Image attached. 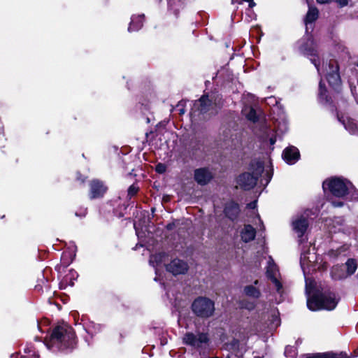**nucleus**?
Here are the masks:
<instances>
[{"label":"nucleus","mask_w":358,"mask_h":358,"mask_svg":"<svg viewBox=\"0 0 358 358\" xmlns=\"http://www.w3.org/2000/svg\"><path fill=\"white\" fill-rule=\"evenodd\" d=\"M340 120L341 121V120ZM342 122L345 128L348 130L350 133L352 134H358V126L353 120L346 117V119L343 118L342 120Z\"/></svg>","instance_id":"18"},{"label":"nucleus","mask_w":358,"mask_h":358,"mask_svg":"<svg viewBox=\"0 0 358 358\" xmlns=\"http://www.w3.org/2000/svg\"><path fill=\"white\" fill-rule=\"evenodd\" d=\"M106 187L99 180H93L90 183V197L92 199L102 196L106 192Z\"/></svg>","instance_id":"11"},{"label":"nucleus","mask_w":358,"mask_h":358,"mask_svg":"<svg viewBox=\"0 0 358 358\" xmlns=\"http://www.w3.org/2000/svg\"><path fill=\"white\" fill-rule=\"evenodd\" d=\"M252 174L245 173L238 177V185L245 189H250L256 185L258 177L264 171L262 164L258 162L252 164Z\"/></svg>","instance_id":"5"},{"label":"nucleus","mask_w":358,"mask_h":358,"mask_svg":"<svg viewBox=\"0 0 358 358\" xmlns=\"http://www.w3.org/2000/svg\"><path fill=\"white\" fill-rule=\"evenodd\" d=\"M164 257V255L163 254L152 255L150 258V264L154 267L158 266Z\"/></svg>","instance_id":"23"},{"label":"nucleus","mask_w":358,"mask_h":358,"mask_svg":"<svg viewBox=\"0 0 358 358\" xmlns=\"http://www.w3.org/2000/svg\"><path fill=\"white\" fill-rule=\"evenodd\" d=\"M258 282H259V281H258L257 280H256L254 282V284H255V285H257V284H258Z\"/></svg>","instance_id":"36"},{"label":"nucleus","mask_w":358,"mask_h":358,"mask_svg":"<svg viewBox=\"0 0 358 358\" xmlns=\"http://www.w3.org/2000/svg\"><path fill=\"white\" fill-rule=\"evenodd\" d=\"M209 339L206 334L200 333L195 335L192 333H187L183 337V342L195 348L200 349L208 345Z\"/></svg>","instance_id":"8"},{"label":"nucleus","mask_w":358,"mask_h":358,"mask_svg":"<svg viewBox=\"0 0 358 358\" xmlns=\"http://www.w3.org/2000/svg\"><path fill=\"white\" fill-rule=\"evenodd\" d=\"M357 66H358V63H357Z\"/></svg>","instance_id":"39"},{"label":"nucleus","mask_w":358,"mask_h":358,"mask_svg":"<svg viewBox=\"0 0 358 358\" xmlns=\"http://www.w3.org/2000/svg\"><path fill=\"white\" fill-rule=\"evenodd\" d=\"M282 156L287 164H293L299 159V152L296 148L292 146L284 150Z\"/></svg>","instance_id":"13"},{"label":"nucleus","mask_w":358,"mask_h":358,"mask_svg":"<svg viewBox=\"0 0 358 358\" xmlns=\"http://www.w3.org/2000/svg\"><path fill=\"white\" fill-rule=\"evenodd\" d=\"M241 306L248 310H252L255 308V304L252 302L242 301L241 302Z\"/></svg>","instance_id":"25"},{"label":"nucleus","mask_w":358,"mask_h":358,"mask_svg":"<svg viewBox=\"0 0 358 358\" xmlns=\"http://www.w3.org/2000/svg\"><path fill=\"white\" fill-rule=\"evenodd\" d=\"M75 343L74 332L72 328L67 324L55 327L50 338L45 341L47 348L53 351L73 348Z\"/></svg>","instance_id":"2"},{"label":"nucleus","mask_w":358,"mask_h":358,"mask_svg":"<svg viewBox=\"0 0 358 358\" xmlns=\"http://www.w3.org/2000/svg\"><path fill=\"white\" fill-rule=\"evenodd\" d=\"M338 269V267H334L331 271V275H332V277L335 279H340V278H343L344 276L342 275H338L337 274L336 271Z\"/></svg>","instance_id":"26"},{"label":"nucleus","mask_w":358,"mask_h":358,"mask_svg":"<svg viewBox=\"0 0 358 358\" xmlns=\"http://www.w3.org/2000/svg\"><path fill=\"white\" fill-rule=\"evenodd\" d=\"M316 261V257L315 255H308L306 253H303L301 257V264L302 268L304 269L305 266H308L309 265H312Z\"/></svg>","instance_id":"21"},{"label":"nucleus","mask_w":358,"mask_h":358,"mask_svg":"<svg viewBox=\"0 0 358 358\" xmlns=\"http://www.w3.org/2000/svg\"><path fill=\"white\" fill-rule=\"evenodd\" d=\"M246 117L249 120H250L253 122H255L257 120V113H256L255 110H254L252 108H249V111L246 113Z\"/></svg>","instance_id":"24"},{"label":"nucleus","mask_w":358,"mask_h":358,"mask_svg":"<svg viewBox=\"0 0 358 358\" xmlns=\"http://www.w3.org/2000/svg\"><path fill=\"white\" fill-rule=\"evenodd\" d=\"M266 273L267 278L274 285L276 291L279 294L282 293V283L281 275L277 265L274 263L273 260L271 258H269L268 261Z\"/></svg>","instance_id":"7"},{"label":"nucleus","mask_w":358,"mask_h":358,"mask_svg":"<svg viewBox=\"0 0 358 358\" xmlns=\"http://www.w3.org/2000/svg\"><path fill=\"white\" fill-rule=\"evenodd\" d=\"M317 2L318 3H321V4H323V3H329L330 1H331L332 0H316Z\"/></svg>","instance_id":"31"},{"label":"nucleus","mask_w":358,"mask_h":358,"mask_svg":"<svg viewBox=\"0 0 358 358\" xmlns=\"http://www.w3.org/2000/svg\"><path fill=\"white\" fill-rule=\"evenodd\" d=\"M333 205H334V206H341L343 205V203H341V202H339V203H338L333 202Z\"/></svg>","instance_id":"33"},{"label":"nucleus","mask_w":358,"mask_h":358,"mask_svg":"<svg viewBox=\"0 0 358 358\" xmlns=\"http://www.w3.org/2000/svg\"><path fill=\"white\" fill-rule=\"evenodd\" d=\"M184 113V110H180V114H183Z\"/></svg>","instance_id":"37"},{"label":"nucleus","mask_w":358,"mask_h":358,"mask_svg":"<svg viewBox=\"0 0 358 358\" xmlns=\"http://www.w3.org/2000/svg\"><path fill=\"white\" fill-rule=\"evenodd\" d=\"M323 188L328 189L333 195L337 197H343L352 189V184L346 180L340 178H334L323 182Z\"/></svg>","instance_id":"4"},{"label":"nucleus","mask_w":358,"mask_h":358,"mask_svg":"<svg viewBox=\"0 0 358 358\" xmlns=\"http://www.w3.org/2000/svg\"><path fill=\"white\" fill-rule=\"evenodd\" d=\"M244 294L253 299H258L261 296V292L259 289L256 288L254 285H250L244 287Z\"/></svg>","instance_id":"19"},{"label":"nucleus","mask_w":358,"mask_h":358,"mask_svg":"<svg viewBox=\"0 0 358 358\" xmlns=\"http://www.w3.org/2000/svg\"><path fill=\"white\" fill-rule=\"evenodd\" d=\"M192 110V113H194L196 111H199L201 113H206L209 112L210 114H213L217 112L215 103H213L212 101L208 99V96L205 95L201 96L194 103Z\"/></svg>","instance_id":"9"},{"label":"nucleus","mask_w":358,"mask_h":358,"mask_svg":"<svg viewBox=\"0 0 358 358\" xmlns=\"http://www.w3.org/2000/svg\"><path fill=\"white\" fill-rule=\"evenodd\" d=\"M348 275L353 274L357 268L356 261L353 259H348L346 262Z\"/></svg>","instance_id":"22"},{"label":"nucleus","mask_w":358,"mask_h":358,"mask_svg":"<svg viewBox=\"0 0 358 358\" xmlns=\"http://www.w3.org/2000/svg\"><path fill=\"white\" fill-rule=\"evenodd\" d=\"M318 10L315 7H309V10L307 13L305 23L307 25L308 23H312L317 20L318 17Z\"/></svg>","instance_id":"20"},{"label":"nucleus","mask_w":358,"mask_h":358,"mask_svg":"<svg viewBox=\"0 0 358 358\" xmlns=\"http://www.w3.org/2000/svg\"><path fill=\"white\" fill-rule=\"evenodd\" d=\"M324 89L323 88V84L322 82H320V95L322 96L324 95Z\"/></svg>","instance_id":"30"},{"label":"nucleus","mask_w":358,"mask_h":358,"mask_svg":"<svg viewBox=\"0 0 358 358\" xmlns=\"http://www.w3.org/2000/svg\"><path fill=\"white\" fill-rule=\"evenodd\" d=\"M256 231L250 224H245L241 231V238L245 243L250 242L255 238Z\"/></svg>","instance_id":"15"},{"label":"nucleus","mask_w":358,"mask_h":358,"mask_svg":"<svg viewBox=\"0 0 358 358\" xmlns=\"http://www.w3.org/2000/svg\"><path fill=\"white\" fill-rule=\"evenodd\" d=\"M248 207L251 208L252 209L255 210V208H256V202H253V203H251L248 205ZM255 211V210H253ZM255 213V212H253Z\"/></svg>","instance_id":"32"},{"label":"nucleus","mask_w":358,"mask_h":358,"mask_svg":"<svg viewBox=\"0 0 358 358\" xmlns=\"http://www.w3.org/2000/svg\"><path fill=\"white\" fill-rule=\"evenodd\" d=\"M192 310L199 317H208L214 312V303L208 299L200 297L196 299L192 303Z\"/></svg>","instance_id":"6"},{"label":"nucleus","mask_w":358,"mask_h":358,"mask_svg":"<svg viewBox=\"0 0 358 358\" xmlns=\"http://www.w3.org/2000/svg\"><path fill=\"white\" fill-rule=\"evenodd\" d=\"M143 15L134 16L128 27L129 31H137L143 26Z\"/></svg>","instance_id":"17"},{"label":"nucleus","mask_w":358,"mask_h":358,"mask_svg":"<svg viewBox=\"0 0 358 358\" xmlns=\"http://www.w3.org/2000/svg\"><path fill=\"white\" fill-rule=\"evenodd\" d=\"M308 298L307 300V306L311 310H317L320 309L333 310L337 305V299L334 294L329 293L328 294H322L321 296H310V291L308 287L306 288Z\"/></svg>","instance_id":"3"},{"label":"nucleus","mask_w":358,"mask_h":358,"mask_svg":"<svg viewBox=\"0 0 358 358\" xmlns=\"http://www.w3.org/2000/svg\"><path fill=\"white\" fill-rule=\"evenodd\" d=\"M329 358H334V356H330V355H329Z\"/></svg>","instance_id":"38"},{"label":"nucleus","mask_w":358,"mask_h":358,"mask_svg":"<svg viewBox=\"0 0 358 358\" xmlns=\"http://www.w3.org/2000/svg\"><path fill=\"white\" fill-rule=\"evenodd\" d=\"M275 141L274 139H273V138H271V139H270L271 144H274V143H275Z\"/></svg>","instance_id":"34"},{"label":"nucleus","mask_w":358,"mask_h":358,"mask_svg":"<svg viewBox=\"0 0 358 358\" xmlns=\"http://www.w3.org/2000/svg\"><path fill=\"white\" fill-rule=\"evenodd\" d=\"M137 192V188H136L134 186H131L129 188L128 193L129 195L133 196Z\"/></svg>","instance_id":"29"},{"label":"nucleus","mask_w":358,"mask_h":358,"mask_svg":"<svg viewBox=\"0 0 358 358\" xmlns=\"http://www.w3.org/2000/svg\"><path fill=\"white\" fill-rule=\"evenodd\" d=\"M257 220L260 223L262 222V221H261V220H260V218H259V215H257Z\"/></svg>","instance_id":"35"},{"label":"nucleus","mask_w":358,"mask_h":358,"mask_svg":"<svg viewBox=\"0 0 358 358\" xmlns=\"http://www.w3.org/2000/svg\"><path fill=\"white\" fill-rule=\"evenodd\" d=\"M211 173L206 169H198L194 171V180L201 185H206L212 178Z\"/></svg>","instance_id":"12"},{"label":"nucleus","mask_w":358,"mask_h":358,"mask_svg":"<svg viewBox=\"0 0 358 358\" xmlns=\"http://www.w3.org/2000/svg\"><path fill=\"white\" fill-rule=\"evenodd\" d=\"M165 170H166V167L164 164H159L156 166V171L158 173H163L165 171Z\"/></svg>","instance_id":"27"},{"label":"nucleus","mask_w":358,"mask_h":358,"mask_svg":"<svg viewBox=\"0 0 358 358\" xmlns=\"http://www.w3.org/2000/svg\"><path fill=\"white\" fill-rule=\"evenodd\" d=\"M224 212L229 218L231 220L235 219L239 213L238 204L234 202L229 203L225 207Z\"/></svg>","instance_id":"16"},{"label":"nucleus","mask_w":358,"mask_h":358,"mask_svg":"<svg viewBox=\"0 0 358 358\" xmlns=\"http://www.w3.org/2000/svg\"><path fill=\"white\" fill-rule=\"evenodd\" d=\"M308 45H310V48L301 47V50L306 55L310 57V59L316 67L319 74H324L326 72V77L329 85L334 87L339 86L341 84V79L338 73V66L336 62L331 59L328 63H326L325 66L323 64L321 67L320 57L317 54L316 46L313 41L309 39Z\"/></svg>","instance_id":"1"},{"label":"nucleus","mask_w":358,"mask_h":358,"mask_svg":"<svg viewBox=\"0 0 358 358\" xmlns=\"http://www.w3.org/2000/svg\"><path fill=\"white\" fill-rule=\"evenodd\" d=\"M166 270L173 275L184 274L188 270V265L186 262L175 259L166 266Z\"/></svg>","instance_id":"10"},{"label":"nucleus","mask_w":358,"mask_h":358,"mask_svg":"<svg viewBox=\"0 0 358 358\" xmlns=\"http://www.w3.org/2000/svg\"><path fill=\"white\" fill-rule=\"evenodd\" d=\"M335 1L337 3L338 5H339L341 7H343L348 5V0H335Z\"/></svg>","instance_id":"28"},{"label":"nucleus","mask_w":358,"mask_h":358,"mask_svg":"<svg viewBox=\"0 0 358 358\" xmlns=\"http://www.w3.org/2000/svg\"><path fill=\"white\" fill-rule=\"evenodd\" d=\"M293 229L298 234V236L301 238L308 227L307 220L303 217L296 218L292 222Z\"/></svg>","instance_id":"14"}]
</instances>
